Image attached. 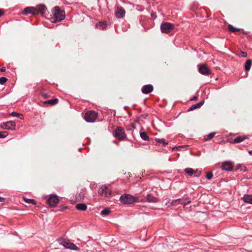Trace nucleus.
I'll return each mask as SVG.
<instances>
[{"mask_svg":"<svg viewBox=\"0 0 252 252\" xmlns=\"http://www.w3.org/2000/svg\"><path fill=\"white\" fill-rule=\"evenodd\" d=\"M53 14V17H52V22L56 23L58 22H61L65 18V13L63 11L60 9L59 6H56L54 7L52 11Z\"/></svg>","mask_w":252,"mask_h":252,"instance_id":"obj_1","label":"nucleus"},{"mask_svg":"<svg viewBox=\"0 0 252 252\" xmlns=\"http://www.w3.org/2000/svg\"><path fill=\"white\" fill-rule=\"evenodd\" d=\"M120 201L125 204H130L138 202V198L130 194H123L120 196Z\"/></svg>","mask_w":252,"mask_h":252,"instance_id":"obj_2","label":"nucleus"},{"mask_svg":"<svg viewBox=\"0 0 252 252\" xmlns=\"http://www.w3.org/2000/svg\"><path fill=\"white\" fill-rule=\"evenodd\" d=\"M174 29V25L169 22H162L160 25V30L162 33H170L172 32Z\"/></svg>","mask_w":252,"mask_h":252,"instance_id":"obj_3","label":"nucleus"},{"mask_svg":"<svg viewBox=\"0 0 252 252\" xmlns=\"http://www.w3.org/2000/svg\"><path fill=\"white\" fill-rule=\"evenodd\" d=\"M97 117V113L94 111H89L87 112L85 116L84 119L90 123L94 122Z\"/></svg>","mask_w":252,"mask_h":252,"instance_id":"obj_4","label":"nucleus"},{"mask_svg":"<svg viewBox=\"0 0 252 252\" xmlns=\"http://www.w3.org/2000/svg\"><path fill=\"white\" fill-rule=\"evenodd\" d=\"M60 244L63 245L66 249L75 251H79V248L77 247L74 244L63 239L60 240Z\"/></svg>","mask_w":252,"mask_h":252,"instance_id":"obj_5","label":"nucleus"},{"mask_svg":"<svg viewBox=\"0 0 252 252\" xmlns=\"http://www.w3.org/2000/svg\"><path fill=\"white\" fill-rule=\"evenodd\" d=\"M114 136L120 140L124 139L126 137L124 129L122 127H118L114 132Z\"/></svg>","mask_w":252,"mask_h":252,"instance_id":"obj_6","label":"nucleus"},{"mask_svg":"<svg viewBox=\"0 0 252 252\" xmlns=\"http://www.w3.org/2000/svg\"><path fill=\"white\" fill-rule=\"evenodd\" d=\"M59 199L56 195H51L47 200L48 204L52 207H55L59 203Z\"/></svg>","mask_w":252,"mask_h":252,"instance_id":"obj_7","label":"nucleus"},{"mask_svg":"<svg viewBox=\"0 0 252 252\" xmlns=\"http://www.w3.org/2000/svg\"><path fill=\"white\" fill-rule=\"evenodd\" d=\"M21 13L23 15H27L30 14L33 15H37V11L36 10V8L35 7L32 6H29L25 8Z\"/></svg>","mask_w":252,"mask_h":252,"instance_id":"obj_8","label":"nucleus"},{"mask_svg":"<svg viewBox=\"0 0 252 252\" xmlns=\"http://www.w3.org/2000/svg\"><path fill=\"white\" fill-rule=\"evenodd\" d=\"M15 126V123L13 121H9L0 124V127L5 129L14 130Z\"/></svg>","mask_w":252,"mask_h":252,"instance_id":"obj_9","label":"nucleus"},{"mask_svg":"<svg viewBox=\"0 0 252 252\" xmlns=\"http://www.w3.org/2000/svg\"><path fill=\"white\" fill-rule=\"evenodd\" d=\"M98 194L105 197H109L111 194V191L106 186H102L98 190Z\"/></svg>","mask_w":252,"mask_h":252,"instance_id":"obj_10","label":"nucleus"},{"mask_svg":"<svg viewBox=\"0 0 252 252\" xmlns=\"http://www.w3.org/2000/svg\"><path fill=\"white\" fill-rule=\"evenodd\" d=\"M198 71L199 73L204 75H209L211 74V72L208 68L206 64H202L201 65H198Z\"/></svg>","mask_w":252,"mask_h":252,"instance_id":"obj_11","label":"nucleus"},{"mask_svg":"<svg viewBox=\"0 0 252 252\" xmlns=\"http://www.w3.org/2000/svg\"><path fill=\"white\" fill-rule=\"evenodd\" d=\"M233 168V163L229 161H226L222 163L221 165V169L223 170L227 171H231L232 170Z\"/></svg>","mask_w":252,"mask_h":252,"instance_id":"obj_12","label":"nucleus"},{"mask_svg":"<svg viewBox=\"0 0 252 252\" xmlns=\"http://www.w3.org/2000/svg\"><path fill=\"white\" fill-rule=\"evenodd\" d=\"M36 8L37 11V14L40 13L42 16H43L45 14L47 10L46 6L42 4L37 5Z\"/></svg>","mask_w":252,"mask_h":252,"instance_id":"obj_13","label":"nucleus"},{"mask_svg":"<svg viewBox=\"0 0 252 252\" xmlns=\"http://www.w3.org/2000/svg\"><path fill=\"white\" fill-rule=\"evenodd\" d=\"M126 11L122 7H118L115 12V15L117 18H121L125 15Z\"/></svg>","mask_w":252,"mask_h":252,"instance_id":"obj_14","label":"nucleus"},{"mask_svg":"<svg viewBox=\"0 0 252 252\" xmlns=\"http://www.w3.org/2000/svg\"><path fill=\"white\" fill-rule=\"evenodd\" d=\"M153 91V87L152 85H146L142 87L141 91L144 94H148Z\"/></svg>","mask_w":252,"mask_h":252,"instance_id":"obj_15","label":"nucleus"},{"mask_svg":"<svg viewBox=\"0 0 252 252\" xmlns=\"http://www.w3.org/2000/svg\"><path fill=\"white\" fill-rule=\"evenodd\" d=\"M145 199L149 202L156 203L158 201V198L153 196L151 194H147Z\"/></svg>","mask_w":252,"mask_h":252,"instance_id":"obj_16","label":"nucleus"},{"mask_svg":"<svg viewBox=\"0 0 252 252\" xmlns=\"http://www.w3.org/2000/svg\"><path fill=\"white\" fill-rule=\"evenodd\" d=\"M242 199L245 202L252 204V195L245 194L243 196Z\"/></svg>","mask_w":252,"mask_h":252,"instance_id":"obj_17","label":"nucleus"},{"mask_svg":"<svg viewBox=\"0 0 252 252\" xmlns=\"http://www.w3.org/2000/svg\"><path fill=\"white\" fill-rule=\"evenodd\" d=\"M204 101L203 100L199 103H197L195 104L192 105L189 109V111H192L197 108H200L201 106L204 104Z\"/></svg>","mask_w":252,"mask_h":252,"instance_id":"obj_18","label":"nucleus"},{"mask_svg":"<svg viewBox=\"0 0 252 252\" xmlns=\"http://www.w3.org/2000/svg\"><path fill=\"white\" fill-rule=\"evenodd\" d=\"M247 138V136H237L234 139V140H233L234 143H240V142L243 141L244 140H245Z\"/></svg>","mask_w":252,"mask_h":252,"instance_id":"obj_19","label":"nucleus"},{"mask_svg":"<svg viewBox=\"0 0 252 252\" xmlns=\"http://www.w3.org/2000/svg\"><path fill=\"white\" fill-rule=\"evenodd\" d=\"M76 208L78 210L85 211L87 209V205L85 204H84V203H79V204L76 205Z\"/></svg>","mask_w":252,"mask_h":252,"instance_id":"obj_20","label":"nucleus"},{"mask_svg":"<svg viewBox=\"0 0 252 252\" xmlns=\"http://www.w3.org/2000/svg\"><path fill=\"white\" fill-rule=\"evenodd\" d=\"M59 102V100L58 98H54L53 99L48 100L44 102L45 104H50L51 105H54L57 104Z\"/></svg>","mask_w":252,"mask_h":252,"instance_id":"obj_21","label":"nucleus"},{"mask_svg":"<svg viewBox=\"0 0 252 252\" xmlns=\"http://www.w3.org/2000/svg\"><path fill=\"white\" fill-rule=\"evenodd\" d=\"M252 62L251 60H248L245 65V68L246 71H248L250 69L251 67Z\"/></svg>","mask_w":252,"mask_h":252,"instance_id":"obj_22","label":"nucleus"},{"mask_svg":"<svg viewBox=\"0 0 252 252\" xmlns=\"http://www.w3.org/2000/svg\"><path fill=\"white\" fill-rule=\"evenodd\" d=\"M141 138L145 141L149 140V137L145 132H141L140 133Z\"/></svg>","mask_w":252,"mask_h":252,"instance_id":"obj_23","label":"nucleus"},{"mask_svg":"<svg viewBox=\"0 0 252 252\" xmlns=\"http://www.w3.org/2000/svg\"><path fill=\"white\" fill-rule=\"evenodd\" d=\"M184 171L189 176H192L194 173V170L191 168H186L185 169Z\"/></svg>","mask_w":252,"mask_h":252,"instance_id":"obj_24","label":"nucleus"},{"mask_svg":"<svg viewBox=\"0 0 252 252\" xmlns=\"http://www.w3.org/2000/svg\"><path fill=\"white\" fill-rule=\"evenodd\" d=\"M10 116H13V117H16L19 118L20 119L22 120L24 119L23 116L22 114L18 113L17 112H11L10 114Z\"/></svg>","mask_w":252,"mask_h":252,"instance_id":"obj_25","label":"nucleus"},{"mask_svg":"<svg viewBox=\"0 0 252 252\" xmlns=\"http://www.w3.org/2000/svg\"><path fill=\"white\" fill-rule=\"evenodd\" d=\"M228 30L230 32H236L240 31L239 29H237L235 27H234L231 25H229L228 26Z\"/></svg>","mask_w":252,"mask_h":252,"instance_id":"obj_26","label":"nucleus"},{"mask_svg":"<svg viewBox=\"0 0 252 252\" xmlns=\"http://www.w3.org/2000/svg\"><path fill=\"white\" fill-rule=\"evenodd\" d=\"M110 210L109 208H105L101 212L100 214L101 216H106L110 213Z\"/></svg>","mask_w":252,"mask_h":252,"instance_id":"obj_27","label":"nucleus"},{"mask_svg":"<svg viewBox=\"0 0 252 252\" xmlns=\"http://www.w3.org/2000/svg\"><path fill=\"white\" fill-rule=\"evenodd\" d=\"M24 200L27 203L32 204V205H36L35 201L34 199L24 197Z\"/></svg>","mask_w":252,"mask_h":252,"instance_id":"obj_28","label":"nucleus"},{"mask_svg":"<svg viewBox=\"0 0 252 252\" xmlns=\"http://www.w3.org/2000/svg\"><path fill=\"white\" fill-rule=\"evenodd\" d=\"M156 141L158 143L162 144L163 146L166 145L167 144V143L165 141V140L163 138H162V139L157 138V139H156Z\"/></svg>","mask_w":252,"mask_h":252,"instance_id":"obj_29","label":"nucleus"},{"mask_svg":"<svg viewBox=\"0 0 252 252\" xmlns=\"http://www.w3.org/2000/svg\"><path fill=\"white\" fill-rule=\"evenodd\" d=\"M216 134L215 132H211L209 133L207 136V137L205 138V141H208L210 139H211L212 138H213Z\"/></svg>","mask_w":252,"mask_h":252,"instance_id":"obj_30","label":"nucleus"},{"mask_svg":"<svg viewBox=\"0 0 252 252\" xmlns=\"http://www.w3.org/2000/svg\"><path fill=\"white\" fill-rule=\"evenodd\" d=\"M180 203H181V199H178L173 200L171 202V204L172 206H176L177 204H180Z\"/></svg>","mask_w":252,"mask_h":252,"instance_id":"obj_31","label":"nucleus"},{"mask_svg":"<svg viewBox=\"0 0 252 252\" xmlns=\"http://www.w3.org/2000/svg\"><path fill=\"white\" fill-rule=\"evenodd\" d=\"M8 135V133L6 131L0 132V138H3Z\"/></svg>","mask_w":252,"mask_h":252,"instance_id":"obj_32","label":"nucleus"},{"mask_svg":"<svg viewBox=\"0 0 252 252\" xmlns=\"http://www.w3.org/2000/svg\"><path fill=\"white\" fill-rule=\"evenodd\" d=\"M7 81V79L5 77H0V84L3 85Z\"/></svg>","mask_w":252,"mask_h":252,"instance_id":"obj_33","label":"nucleus"},{"mask_svg":"<svg viewBox=\"0 0 252 252\" xmlns=\"http://www.w3.org/2000/svg\"><path fill=\"white\" fill-rule=\"evenodd\" d=\"M201 171L199 169H196L194 170V175L195 177H198L201 175Z\"/></svg>","mask_w":252,"mask_h":252,"instance_id":"obj_34","label":"nucleus"},{"mask_svg":"<svg viewBox=\"0 0 252 252\" xmlns=\"http://www.w3.org/2000/svg\"><path fill=\"white\" fill-rule=\"evenodd\" d=\"M99 26L101 27V29L102 30L105 29L106 28L107 24L106 22H100L99 23Z\"/></svg>","mask_w":252,"mask_h":252,"instance_id":"obj_35","label":"nucleus"},{"mask_svg":"<svg viewBox=\"0 0 252 252\" xmlns=\"http://www.w3.org/2000/svg\"><path fill=\"white\" fill-rule=\"evenodd\" d=\"M206 177L208 179H211L213 177V174L211 172H207Z\"/></svg>","mask_w":252,"mask_h":252,"instance_id":"obj_36","label":"nucleus"},{"mask_svg":"<svg viewBox=\"0 0 252 252\" xmlns=\"http://www.w3.org/2000/svg\"><path fill=\"white\" fill-rule=\"evenodd\" d=\"M191 202V201L189 200L187 202H183L181 201V204L183 205L184 207L188 205Z\"/></svg>","mask_w":252,"mask_h":252,"instance_id":"obj_37","label":"nucleus"},{"mask_svg":"<svg viewBox=\"0 0 252 252\" xmlns=\"http://www.w3.org/2000/svg\"><path fill=\"white\" fill-rule=\"evenodd\" d=\"M241 54L243 57H246L247 56V53L245 52L241 51Z\"/></svg>","mask_w":252,"mask_h":252,"instance_id":"obj_38","label":"nucleus"},{"mask_svg":"<svg viewBox=\"0 0 252 252\" xmlns=\"http://www.w3.org/2000/svg\"><path fill=\"white\" fill-rule=\"evenodd\" d=\"M197 99H198V96H194L192 97V98H190V101H196L197 100Z\"/></svg>","mask_w":252,"mask_h":252,"instance_id":"obj_39","label":"nucleus"},{"mask_svg":"<svg viewBox=\"0 0 252 252\" xmlns=\"http://www.w3.org/2000/svg\"><path fill=\"white\" fill-rule=\"evenodd\" d=\"M134 128V127L133 125H131L129 126L128 127H127V129L131 130Z\"/></svg>","mask_w":252,"mask_h":252,"instance_id":"obj_40","label":"nucleus"},{"mask_svg":"<svg viewBox=\"0 0 252 252\" xmlns=\"http://www.w3.org/2000/svg\"><path fill=\"white\" fill-rule=\"evenodd\" d=\"M4 14V11L2 9H0V17H1Z\"/></svg>","mask_w":252,"mask_h":252,"instance_id":"obj_41","label":"nucleus"},{"mask_svg":"<svg viewBox=\"0 0 252 252\" xmlns=\"http://www.w3.org/2000/svg\"><path fill=\"white\" fill-rule=\"evenodd\" d=\"M0 70L1 72H4V71H5L6 68L5 67H3L1 68Z\"/></svg>","mask_w":252,"mask_h":252,"instance_id":"obj_42","label":"nucleus"},{"mask_svg":"<svg viewBox=\"0 0 252 252\" xmlns=\"http://www.w3.org/2000/svg\"><path fill=\"white\" fill-rule=\"evenodd\" d=\"M43 95L44 96V98H47L48 97V95L47 94H43Z\"/></svg>","mask_w":252,"mask_h":252,"instance_id":"obj_43","label":"nucleus"},{"mask_svg":"<svg viewBox=\"0 0 252 252\" xmlns=\"http://www.w3.org/2000/svg\"><path fill=\"white\" fill-rule=\"evenodd\" d=\"M249 154L252 156V150H250V151H249Z\"/></svg>","mask_w":252,"mask_h":252,"instance_id":"obj_44","label":"nucleus"},{"mask_svg":"<svg viewBox=\"0 0 252 252\" xmlns=\"http://www.w3.org/2000/svg\"><path fill=\"white\" fill-rule=\"evenodd\" d=\"M4 200V198L0 197V202H2Z\"/></svg>","mask_w":252,"mask_h":252,"instance_id":"obj_45","label":"nucleus"}]
</instances>
